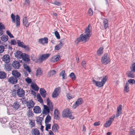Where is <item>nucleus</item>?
Segmentation results:
<instances>
[{
	"instance_id": "1",
	"label": "nucleus",
	"mask_w": 135,
	"mask_h": 135,
	"mask_svg": "<svg viewBox=\"0 0 135 135\" xmlns=\"http://www.w3.org/2000/svg\"><path fill=\"white\" fill-rule=\"evenodd\" d=\"M47 105H44V110L42 111V114H49L50 110L52 111L53 110V107L52 103L49 99V98H47L46 99Z\"/></svg>"
},
{
	"instance_id": "2",
	"label": "nucleus",
	"mask_w": 135,
	"mask_h": 135,
	"mask_svg": "<svg viewBox=\"0 0 135 135\" xmlns=\"http://www.w3.org/2000/svg\"><path fill=\"white\" fill-rule=\"evenodd\" d=\"M108 78L107 76H104L101 80V81H96L94 79L92 80V82L93 84L98 87H101L103 86L105 83L107 81Z\"/></svg>"
},
{
	"instance_id": "3",
	"label": "nucleus",
	"mask_w": 135,
	"mask_h": 135,
	"mask_svg": "<svg viewBox=\"0 0 135 135\" xmlns=\"http://www.w3.org/2000/svg\"><path fill=\"white\" fill-rule=\"evenodd\" d=\"M89 35H85L83 33L81 34L79 37L75 41L76 44H78L80 41H84V42L87 41L89 37Z\"/></svg>"
},
{
	"instance_id": "4",
	"label": "nucleus",
	"mask_w": 135,
	"mask_h": 135,
	"mask_svg": "<svg viewBox=\"0 0 135 135\" xmlns=\"http://www.w3.org/2000/svg\"><path fill=\"white\" fill-rule=\"evenodd\" d=\"M11 18L12 21L13 23H15L16 22V26H19L20 24V19L19 16L17 15L15 17L13 13H12L11 15Z\"/></svg>"
},
{
	"instance_id": "5",
	"label": "nucleus",
	"mask_w": 135,
	"mask_h": 135,
	"mask_svg": "<svg viewBox=\"0 0 135 135\" xmlns=\"http://www.w3.org/2000/svg\"><path fill=\"white\" fill-rule=\"evenodd\" d=\"M15 91H16V94L19 97H22L25 95V91L20 87L18 86Z\"/></svg>"
},
{
	"instance_id": "6",
	"label": "nucleus",
	"mask_w": 135,
	"mask_h": 135,
	"mask_svg": "<svg viewBox=\"0 0 135 135\" xmlns=\"http://www.w3.org/2000/svg\"><path fill=\"white\" fill-rule=\"evenodd\" d=\"M110 62V59L108 54L106 53L104 54L102 58L101 62L102 64L107 65Z\"/></svg>"
},
{
	"instance_id": "7",
	"label": "nucleus",
	"mask_w": 135,
	"mask_h": 135,
	"mask_svg": "<svg viewBox=\"0 0 135 135\" xmlns=\"http://www.w3.org/2000/svg\"><path fill=\"white\" fill-rule=\"evenodd\" d=\"M61 91V89L60 87L56 88L54 90L52 95L53 98H56L60 94Z\"/></svg>"
},
{
	"instance_id": "8",
	"label": "nucleus",
	"mask_w": 135,
	"mask_h": 135,
	"mask_svg": "<svg viewBox=\"0 0 135 135\" xmlns=\"http://www.w3.org/2000/svg\"><path fill=\"white\" fill-rule=\"evenodd\" d=\"M71 111L69 108L64 110L62 112V116L63 118H68L70 114H71Z\"/></svg>"
},
{
	"instance_id": "9",
	"label": "nucleus",
	"mask_w": 135,
	"mask_h": 135,
	"mask_svg": "<svg viewBox=\"0 0 135 135\" xmlns=\"http://www.w3.org/2000/svg\"><path fill=\"white\" fill-rule=\"evenodd\" d=\"M50 54H44L38 58V62L39 63H42L43 61L45 60L50 56Z\"/></svg>"
},
{
	"instance_id": "10",
	"label": "nucleus",
	"mask_w": 135,
	"mask_h": 135,
	"mask_svg": "<svg viewBox=\"0 0 135 135\" xmlns=\"http://www.w3.org/2000/svg\"><path fill=\"white\" fill-rule=\"evenodd\" d=\"M83 102V101L82 98H81L78 99L75 103L73 105V107L75 109L79 105L82 104Z\"/></svg>"
},
{
	"instance_id": "11",
	"label": "nucleus",
	"mask_w": 135,
	"mask_h": 135,
	"mask_svg": "<svg viewBox=\"0 0 135 135\" xmlns=\"http://www.w3.org/2000/svg\"><path fill=\"white\" fill-rule=\"evenodd\" d=\"M18 79L12 76L8 79V81L12 84H16L18 82Z\"/></svg>"
},
{
	"instance_id": "12",
	"label": "nucleus",
	"mask_w": 135,
	"mask_h": 135,
	"mask_svg": "<svg viewBox=\"0 0 135 135\" xmlns=\"http://www.w3.org/2000/svg\"><path fill=\"white\" fill-rule=\"evenodd\" d=\"M12 74L13 76L18 79L21 77V74L17 70H14L12 71Z\"/></svg>"
},
{
	"instance_id": "13",
	"label": "nucleus",
	"mask_w": 135,
	"mask_h": 135,
	"mask_svg": "<svg viewBox=\"0 0 135 135\" xmlns=\"http://www.w3.org/2000/svg\"><path fill=\"white\" fill-rule=\"evenodd\" d=\"M54 115L55 119L58 120L60 119V113L57 109H55Z\"/></svg>"
},
{
	"instance_id": "14",
	"label": "nucleus",
	"mask_w": 135,
	"mask_h": 135,
	"mask_svg": "<svg viewBox=\"0 0 135 135\" xmlns=\"http://www.w3.org/2000/svg\"><path fill=\"white\" fill-rule=\"evenodd\" d=\"M12 66L15 69H18L20 67V62L18 61H14L12 64Z\"/></svg>"
},
{
	"instance_id": "15",
	"label": "nucleus",
	"mask_w": 135,
	"mask_h": 135,
	"mask_svg": "<svg viewBox=\"0 0 135 135\" xmlns=\"http://www.w3.org/2000/svg\"><path fill=\"white\" fill-rule=\"evenodd\" d=\"M26 105L29 109L33 108L35 105V103L33 101L30 100L26 102Z\"/></svg>"
},
{
	"instance_id": "16",
	"label": "nucleus",
	"mask_w": 135,
	"mask_h": 135,
	"mask_svg": "<svg viewBox=\"0 0 135 135\" xmlns=\"http://www.w3.org/2000/svg\"><path fill=\"white\" fill-rule=\"evenodd\" d=\"M2 60L4 62L8 63L11 60L10 57L8 54L4 55L3 57Z\"/></svg>"
},
{
	"instance_id": "17",
	"label": "nucleus",
	"mask_w": 135,
	"mask_h": 135,
	"mask_svg": "<svg viewBox=\"0 0 135 135\" xmlns=\"http://www.w3.org/2000/svg\"><path fill=\"white\" fill-rule=\"evenodd\" d=\"M15 57L17 59H21L23 55V53L20 51H17L16 53H15Z\"/></svg>"
},
{
	"instance_id": "18",
	"label": "nucleus",
	"mask_w": 135,
	"mask_h": 135,
	"mask_svg": "<svg viewBox=\"0 0 135 135\" xmlns=\"http://www.w3.org/2000/svg\"><path fill=\"white\" fill-rule=\"evenodd\" d=\"M39 42L42 44L44 45L45 44H47L48 42V38L47 37H45L39 40Z\"/></svg>"
},
{
	"instance_id": "19",
	"label": "nucleus",
	"mask_w": 135,
	"mask_h": 135,
	"mask_svg": "<svg viewBox=\"0 0 135 135\" xmlns=\"http://www.w3.org/2000/svg\"><path fill=\"white\" fill-rule=\"evenodd\" d=\"M33 111L34 113L36 114L40 113L41 112V108L38 106H36L34 107Z\"/></svg>"
},
{
	"instance_id": "20",
	"label": "nucleus",
	"mask_w": 135,
	"mask_h": 135,
	"mask_svg": "<svg viewBox=\"0 0 135 135\" xmlns=\"http://www.w3.org/2000/svg\"><path fill=\"white\" fill-rule=\"evenodd\" d=\"M122 109V105H120L117 108V112L116 115V117H118L121 114V111Z\"/></svg>"
},
{
	"instance_id": "21",
	"label": "nucleus",
	"mask_w": 135,
	"mask_h": 135,
	"mask_svg": "<svg viewBox=\"0 0 135 135\" xmlns=\"http://www.w3.org/2000/svg\"><path fill=\"white\" fill-rule=\"evenodd\" d=\"M60 57L59 55H56L52 57L51 59V61L52 62H55L58 61Z\"/></svg>"
},
{
	"instance_id": "22",
	"label": "nucleus",
	"mask_w": 135,
	"mask_h": 135,
	"mask_svg": "<svg viewBox=\"0 0 135 135\" xmlns=\"http://www.w3.org/2000/svg\"><path fill=\"white\" fill-rule=\"evenodd\" d=\"M40 92L41 95L44 98L46 97V92L45 90L43 88H41L40 90Z\"/></svg>"
},
{
	"instance_id": "23",
	"label": "nucleus",
	"mask_w": 135,
	"mask_h": 135,
	"mask_svg": "<svg viewBox=\"0 0 135 135\" xmlns=\"http://www.w3.org/2000/svg\"><path fill=\"white\" fill-rule=\"evenodd\" d=\"M30 57L28 55L25 53H23V55L22 58L25 61L29 62L30 61Z\"/></svg>"
},
{
	"instance_id": "24",
	"label": "nucleus",
	"mask_w": 135,
	"mask_h": 135,
	"mask_svg": "<svg viewBox=\"0 0 135 135\" xmlns=\"http://www.w3.org/2000/svg\"><path fill=\"white\" fill-rule=\"evenodd\" d=\"M12 64L10 63H7L5 65V69L7 71H9L11 70L12 69Z\"/></svg>"
},
{
	"instance_id": "25",
	"label": "nucleus",
	"mask_w": 135,
	"mask_h": 135,
	"mask_svg": "<svg viewBox=\"0 0 135 135\" xmlns=\"http://www.w3.org/2000/svg\"><path fill=\"white\" fill-rule=\"evenodd\" d=\"M12 107L14 109L16 110L18 109L20 107L19 103L18 101H16L13 104Z\"/></svg>"
},
{
	"instance_id": "26",
	"label": "nucleus",
	"mask_w": 135,
	"mask_h": 135,
	"mask_svg": "<svg viewBox=\"0 0 135 135\" xmlns=\"http://www.w3.org/2000/svg\"><path fill=\"white\" fill-rule=\"evenodd\" d=\"M64 45V43L62 42H60V43L58 45H56L55 47V50L57 51L60 50Z\"/></svg>"
},
{
	"instance_id": "27",
	"label": "nucleus",
	"mask_w": 135,
	"mask_h": 135,
	"mask_svg": "<svg viewBox=\"0 0 135 135\" xmlns=\"http://www.w3.org/2000/svg\"><path fill=\"white\" fill-rule=\"evenodd\" d=\"M59 128V127L58 124L55 123L52 126V129L53 131L55 132H58Z\"/></svg>"
},
{
	"instance_id": "28",
	"label": "nucleus",
	"mask_w": 135,
	"mask_h": 135,
	"mask_svg": "<svg viewBox=\"0 0 135 135\" xmlns=\"http://www.w3.org/2000/svg\"><path fill=\"white\" fill-rule=\"evenodd\" d=\"M5 28L4 25L2 23H0V36L2 35L3 33V29Z\"/></svg>"
},
{
	"instance_id": "29",
	"label": "nucleus",
	"mask_w": 135,
	"mask_h": 135,
	"mask_svg": "<svg viewBox=\"0 0 135 135\" xmlns=\"http://www.w3.org/2000/svg\"><path fill=\"white\" fill-rule=\"evenodd\" d=\"M23 25L25 26L26 27H28L30 24L28 21L26 17L24 18L23 19Z\"/></svg>"
},
{
	"instance_id": "30",
	"label": "nucleus",
	"mask_w": 135,
	"mask_h": 135,
	"mask_svg": "<svg viewBox=\"0 0 135 135\" xmlns=\"http://www.w3.org/2000/svg\"><path fill=\"white\" fill-rule=\"evenodd\" d=\"M60 76H62L63 79H65L66 78V74L65 73V71L64 70H62L59 74Z\"/></svg>"
},
{
	"instance_id": "31",
	"label": "nucleus",
	"mask_w": 135,
	"mask_h": 135,
	"mask_svg": "<svg viewBox=\"0 0 135 135\" xmlns=\"http://www.w3.org/2000/svg\"><path fill=\"white\" fill-rule=\"evenodd\" d=\"M27 116L28 118L32 117L34 114L33 113L32 111L31 110H28L27 113Z\"/></svg>"
},
{
	"instance_id": "32",
	"label": "nucleus",
	"mask_w": 135,
	"mask_h": 135,
	"mask_svg": "<svg viewBox=\"0 0 135 135\" xmlns=\"http://www.w3.org/2000/svg\"><path fill=\"white\" fill-rule=\"evenodd\" d=\"M1 38L2 41L5 42L8 41V37L6 35H3L1 37Z\"/></svg>"
},
{
	"instance_id": "33",
	"label": "nucleus",
	"mask_w": 135,
	"mask_h": 135,
	"mask_svg": "<svg viewBox=\"0 0 135 135\" xmlns=\"http://www.w3.org/2000/svg\"><path fill=\"white\" fill-rule=\"evenodd\" d=\"M103 23L105 28V29H107V28H108V20L106 18L104 19L103 20Z\"/></svg>"
},
{
	"instance_id": "34",
	"label": "nucleus",
	"mask_w": 135,
	"mask_h": 135,
	"mask_svg": "<svg viewBox=\"0 0 135 135\" xmlns=\"http://www.w3.org/2000/svg\"><path fill=\"white\" fill-rule=\"evenodd\" d=\"M33 132L32 134L33 135H39V131L37 128H34L32 129Z\"/></svg>"
},
{
	"instance_id": "35",
	"label": "nucleus",
	"mask_w": 135,
	"mask_h": 135,
	"mask_svg": "<svg viewBox=\"0 0 135 135\" xmlns=\"http://www.w3.org/2000/svg\"><path fill=\"white\" fill-rule=\"evenodd\" d=\"M6 74L3 71H0V79H4L6 78Z\"/></svg>"
},
{
	"instance_id": "36",
	"label": "nucleus",
	"mask_w": 135,
	"mask_h": 135,
	"mask_svg": "<svg viewBox=\"0 0 135 135\" xmlns=\"http://www.w3.org/2000/svg\"><path fill=\"white\" fill-rule=\"evenodd\" d=\"M32 88L36 91H38L39 89V87L36 84H32L31 85Z\"/></svg>"
},
{
	"instance_id": "37",
	"label": "nucleus",
	"mask_w": 135,
	"mask_h": 135,
	"mask_svg": "<svg viewBox=\"0 0 135 135\" xmlns=\"http://www.w3.org/2000/svg\"><path fill=\"white\" fill-rule=\"evenodd\" d=\"M104 48L103 47H100L98 50L97 52V54L98 55L100 56L103 53V50Z\"/></svg>"
},
{
	"instance_id": "38",
	"label": "nucleus",
	"mask_w": 135,
	"mask_h": 135,
	"mask_svg": "<svg viewBox=\"0 0 135 135\" xmlns=\"http://www.w3.org/2000/svg\"><path fill=\"white\" fill-rule=\"evenodd\" d=\"M56 71L54 70H52L50 71L48 74V76L49 77H50L53 76L55 74Z\"/></svg>"
},
{
	"instance_id": "39",
	"label": "nucleus",
	"mask_w": 135,
	"mask_h": 135,
	"mask_svg": "<svg viewBox=\"0 0 135 135\" xmlns=\"http://www.w3.org/2000/svg\"><path fill=\"white\" fill-rule=\"evenodd\" d=\"M42 74V71L40 68H38L36 70V76L38 75H41Z\"/></svg>"
},
{
	"instance_id": "40",
	"label": "nucleus",
	"mask_w": 135,
	"mask_h": 135,
	"mask_svg": "<svg viewBox=\"0 0 135 135\" xmlns=\"http://www.w3.org/2000/svg\"><path fill=\"white\" fill-rule=\"evenodd\" d=\"M17 43L19 47L22 48L24 45H25L24 43L23 42H21V41L19 40L17 41Z\"/></svg>"
},
{
	"instance_id": "41",
	"label": "nucleus",
	"mask_w": 135,
	"mask_h": 135,
	"mask_svg": "<svg viewBox=\"0 0 135 135\" xmlns=\"http://www.w3.org/2000/svg\"><path fill=\"white\" fill-rule=\"evenodd\" d=\"M23 67L29 73H30L31 72L30 68L27 64H24L23 65Z\"/></svg>"
},
{
	"instance_id": "42",
	"label": "nucleus",
	"mask_w": 135,
	"mask_h": 135,
	"mask_svg": "<svg viewBox=\"0 0 135 135\" xmlns=\"http://www.w3.org/2000/svg\"><path fill=\"white\" fill-rule=\"evenodd\" d=\"M37 97L38 99V101L40 103H43V100L40 95L39 93L37 94Z\"/></svg>"
},
{
	"instance_id": "43",
	"label": "nucleus",
	"mask_w": 135,
	"mask_h": 135,
	"mask_svg": "<svg viewBox=\"0 0 135 135\" xmlns=\"http://www.w3.org/2000/svg\"><path fill=\"white\" fill-rule=\"evenodd\" d=\"M51 117L49 115H47L45 118V123L46 124L49 123L51 120Z\"/></svg>"
},
{
	"instance_id": "44",
	"label": "nucleus",
	"mask_w": 135,
	"mask_h": 135,
	"mask_svg": "<svg viewBox=\"0 0 135 135\" xmlns=\"http://www.w3.org/2000/svg\"><path fill=\"white\" fill-rule=\"evenodd\" d=\"M91 31L89 29L85 28V35H89V37H90L91 36Z\"/></svg>"
},
{
	"instance_id": "45",
	"label": "nucleus",
	"mask_w": 135,
	"mask_h": 135,
	"mask_svg": "<svg viewBox=\"0 0 135 135\" xmlns=\"http://www.w3.org/2000/svg\"><path fill=\"white\" fill-rule=\"evenodd\" d=\"M31 60L35 62H38V59H37L36 58L35 56V55L33 54H32L31 55Z\"/></svg>"
},
{
	"instance_id": "46",
	"label": "nucleus",
	"mask_w": 135,
	"mask_h": 135,
	"mask_svg": "<svg viewBox=\"0 0 135 135\" xmlns=\"http://www.w3.org/2000/svg\"><path fill=\"white\" fill-rule=\"evenodd\" d=\"M112 123V122H110V120L107 121L105 124L104 126V127L107 128L110 126Z\"/></svg>"
},
{
	"instance_id": "47",
	"label": "nucleus",
	"mask_w": 135,
	"mask_h": 135,
	"mask_svg": "<svg viewBox=\"0 0 135 135\" xmlns=\"http://www.w3.org/2000/svg\"><path fill=\"white\" fill-rule=\"evenodd\" d=\"M69 76L73 80H75L76 79V76L73 73H71L69 75Z\"/></svg>"
},
{
	"instance_id": "48",
	"label": "nucleus",
	"mask_w": 135,
	"mask_h": 135,
	"mask_svg": "<svg viewBox=\"0 0 135 135\" xmlns=\"http://www.w3.org/2000/svg\"><path fill=\"white\" fill-rule=\"evenodd\" d=\"M7 121V119L5 118H2L0 119V122L2 123H5Z\"/></svg>"
},
{
	"instance_id": "49",
	"label": "nucleus",
	"mask_w": 135,
	"mask_h": 135,
	"mask_svg": "<svg viewBox=\"0 0 135 135\" xmlns=\"http://www.w3.org/2000/svg\"><path fill=\"white\" fill-rule=\"evenodd\" d=\"M55 35L57 38L58 39H59L60 38V35L59 33L57 31H56L55 32Z\"/></svg>"
},
{
	"instance_id": "50",
	"label": "nucleus",
	"mask_w": 135,
	"mask_h": 135,
	"mask_svg": "<svg viewBox=\"0 0 135 135\" xmlns=\"http://www.w3.org/2000/svg\"><path fill=\"white\" fill-rule=\"evenodd\" d=\"M128 82L129 84H135V80L133 79H130L128 80Z\"/></svg>"
},
{
	"instance_id": "51",
	"label": "nucleus",
	"mask_w": 135,
	"mask_h": 135,
	"mask_svg": "<svg viewBox=\"0 0 135 135\" xmlns=\"http://www.w3.org/2000/svg\"><path fill=\"white\" fill-rule=\"evenodd\" d=\"M22 48H24L27 51H29L30 50L29 46V45H25Z\"/></svg>"
},
{
	"instance_id": "52",
	"label": "nucleus",
	"mask_w": 135,
	"mask_h": 135,
	"mask_svg": "<svg viewBox=\"0 0 135 135\" xmlns=\"http://www.w3.org/2000/svg\"><path fill=\"white\" fill-rule=\"evenodd\" d=\"M130 69L133 71L135 72V62L133 63L132 64V66L130 68Z\"/></svg>"
},
{
	"instance_id": "53",
	"label": "nucleus",
	"mask_w": 135,
	"mask_h": 135,
	"mask_svg": "<svg viewBox=\"0 0 135 135\" xmlns=\"http://www.w3.org/2000/svg\"><path fill=\"white\" fill-rule=\"evenodd\" d=\"M6 33L10 38H13L14 36L13 35L11 34V33L9 31L7 30L6 31Z\"/></svg>"
},
{
	"instance_id": "54",
	"label": "nucleus",
	"mask_w": 135,
	"mask_h": 135,
	"mask_svg": "<svg viewBox=\"0 0 135 135\" xmlns=\"http://www.w3.org/2000/svg\"><path fill=\"white\" fill-rule=\"evenodd\" d=\"M45 126H46L45 130L48 131L49 129L51 128V125L50 124H46Z\"/></svg>"
},
{
	"instance_id": "55",
	"label": "nucleus",
	"mask_w": 135,
	"mask_h": 135,
	"mask_svg": "<svg viewBox=\"0 0 135 135\" xmlns=\"http://www.w3.org/2000/svg\"><path fill=\"white\" fill-rule=\"evenodd\" d=\"M88 13L90 16H92L93 15V10L91 8H90L89 9L88 11Z\"/></svg>"
},
{
	"instance_id": "56",
	"label": "nucleus",
	"mask_w": 135,
	"mask_h": 135,
	"mask_svg": "<svg viewBox=\"0 0 135 135\" xmlns=\"http://www.w3.org/2000/svg\"><path fill=\"white\" fill-rule=\"evenodd\" d=\"M4 46L2 45H0V53L3 52L4 51Z\"/></svg>"
},
{
	"instance_id": "57",
	"label": "nucleus",
	"mask_w": 135,
	"mask_h": 135,
	"mask_svg": "<svg viewBox=\"0 0 135 135\" xmlns=\"http://www.w3.org/2000/svg\"><path fill=\"white\" fill-rule=\"evenodd\" d=\"M26 81L28 83L30 84L32 82V80L29 77H27L26 79Z\"/></svg>"
},
{
	"instance_id": "58",
	"label": "nucleus",
	"mask_w": 135,
	"mask_h": 135,
	"mask_svg": "<svg viewBox=\"0 0 135 135\" xmlns=\"http://www.w3.org/2000/svg\"><path fill=\"white\" fill-rule=\"evenodd\" d=\"M135 134V130H131L129 132V135H134Z\"/></svg>"
},
{
	"instance_id": "59",
	"label": "nucleus",
	"mask_w": 135,
	"mask_h": 135,
	"mask_svg": "<svg viewBox=\"0 0 135 135\" xmlns=\"http://www.w3.org/2000/svg\"><path fill=\"white\" fill-rule=\"evenodd\" d=\"M81 65L83 66V68L85 69L86 68V62L85 61L83 60L81 62Z\"/></svg>"
},
{
	"instance_id": "60",
	"label": "nucleus",
	"mask_w": 135,
	"mask_h": 135,
	"mask_svg": "<svg viewBox=\"0 0 135 135\" xmlns=\"http://www.w3.org/2000/svg\"><path fill=\"white\" fill-rule=\"evenodd\" d=\"M127 75L129 78H134L135 76L133 74H127Z\"/></svg>"
},
{
	"instance_id": "61",
	"label": "nucleus",
	"mask_w": 135,
	"mask_h": 135,
	"mask_svg": "<svg viewBox=\"0 0 135 135\" xmlns=\"http://www.w3.org/2000/svg\"><path fill=\"white\" fill-rule=\"evenodd\" d=\"M29 120L30 121V122L29 123V124L32 127H34L35 126V123L34 122H33L32 120L29 119Z\"/></svg>"
},
{
	"instance_id": "62",
	"label": "nucleus",
	"mask_w": 135,
	"mask_h": 135,
	"mask_svg": "<svg viewBox=\"0 0 135 135\" xmlns=\"http://www.w3.org/2000/svg\"><path fill=\"white\" fill-rule=\"evenodd\" d=\"M11 45H15L17 43V42L15 40H11Z\"/></svg>"
},
{
	"instance_id": "63",
	"label": "nucleus",
	"mask_w": 135,
	"mask_h": 135,
	"mask_svg": "<svg viewBox=\"0 0 135 135\" xmlns=\"http://www.w3.org/2000/svg\"><path fill=\"white\" fill-rule=\"evenodd\" d=\"M124 91L126 93L128 92L129 91V87L124 86Z\"/></svg>"
},
{
	"instance_id": "64",
	"label": "nucleus",
	"mask_w": 135,
	"mask_h": 135,
	"mask_svg": "<svg viewBox=\"0 0 135 135\" xmlns=\"http://www.w3.org/2000/svg\"><path fill=\"white\" fill-rule=\"evenodd\" d=\"M68 118H69L70 119H74V117L73 115H72V112L71 113V114H70L69 115Z\"/></svg>"
}]
</instances>
